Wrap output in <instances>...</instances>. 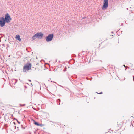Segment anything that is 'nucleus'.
<instances>
[{"label":"nucleus","mask_w":134,"mask_h":134,"mask_svg":"<svg viewBox=\"0 0 134 134\" xmlns=\"http://www.w3.org/2000/svg\"><path fill=\"white\" fill-rule=\"evenodd\" d=\"M31 64L30 63L26 64L23 67V71L24 72L28 71L29 70L31 69Z\"/></svg>","instance_id":"1"},{"label":"nucleus","mask_w":134,"mask_h":134,"mask_svg":"<svg viewBox=\"0 0 134 134\" xmlns=\"http://www.w3.org/2000/svg\"><path fill=\"white\" fill-rule=\"evenodd\" d=\"M54 37L53 34H49L47 36L46 38V40L47 42H49L51 41L53 39Z\"/></svg>","instance_id":"2"},{"label":"nucleus","mask_w":134,"mask_h":134,"mask_svg":"<svg viewBox=\"0 0 134 134\" xmlns=\"http://www.w3.org/2000/svg\"><path fill=\"white\" fill-rule=\"evenodd\" d=\"M5 24V20L4 17L0 18V26L3 27Z\"/></svg>","instance_id":"3"},{"label":"nucleus","mask_w":134,"mask_h":134,"mask_svg":"<svg viewBox=\"0 0 134 134\" xmlns=\"http://www.w3.org/2000/svg\"><path fill=\"white\" fill-rule=\"evenodd\" d=\"M108 7V0H104L103 5L102 6V9H106Z\"/></svg>","instance_id":"4"},{"label":"nucleus","mask_w":134,"mask_h":134,"mask_svg":"<svg viewBox=\"0 0 134 134\" xmlns=\"http://www.w3.org/2000/svg\"><path fill=\"white\" fill-rule=\"evenodd\" d=\"M43 34L42 32H38L36 34L35 36H36L37 38H41L43 37Z\"/></svg>","instance_id":"5"},{"label":"nucleus","mask_w":134,"mask_h":134,"mask_svg":"<svg viewBox=\"0 0 134 134\" xmlns=\"http://www.w3.org/2000/svg\"><path fill=\"white\" fill-rule=\"evenodd\" d=\"M4 19L5 20V22H6L7 23L10 22L12 19L11 17H5Z\"/></svg>","instance_id":"6"},{"label":"nucleus","mask_w":134,"mask_h":134,"mask_svg":"<svg viewBox=\"0 0 134 134\" xmlns=\"http://www.w3.org/2000/svg\"><path fill=\"white\" fill-rule=\"evenodd\" d=\"M16 38L19 41H21V39L20 38V36L19 35H17L16 36Z\"/></svg>","instance_id":"7"},{"label":"nucleus","mask_w":134,"mask_h":134,"mask_svg":"<svg viewBox=\"0 0 134 134\" xmlns=\"http://www.w3.org/2000/svg\"><path fill=\"white\" fill-rule=\"evenodd\" d=\"M36 34H35L34 36L32 37V40H35L36 38H37V37L36 36H35Z\"/></svg>","instance_id":"8"},{"label":"nucleus","mask_w":134,"mask_h":134,"mask_svg":"<svg viewBox=\"0 0 134 134\" xmlns=\"http://www.w3.org/2000/svg\"><path fill=\"white\" fill-rule=\"evenodd\" d=\"M34 124L35 125H36L37 126H40L41 125L40 124L35 121L34 122Z\"/></svg>","instance_id":"9"},{"label":"nucleus","mask_w":134,"mask_h":134,"mask_svg":"<svg viewBox=\"0 0 134 134\" xmlns=\"http://www.w3.org/2000/svg\"><path fill=\"white\" fill-rule=\"evenodd\" d=\"M5 17H10L8 13H7Z\"/></svg>","instance_id":"10"},{"label":"nucleus","mask_w":134,"mask_h":134,"mask_svg":"<svg viewBox=\"0 0 134 134\" xmlns=\"http://www.w3.org/2000/svg\"><path fill=\"white\" fill-rule=\"evenodd\" d=\"M13 81H15V82L14 83L15 84L17 82V79H13Z\"/></svg>","instance_id":"11"},{"label":"nucleus","mask_w":134,"mask_h":134,"mask_svg":"<svg viewBox=\"0 0 134 134\" xmlns=\"http://www.w3.org/2000/svg\"><path fill=\"white\" fill-rule=\"evenodd\" d=\"M20 105H21V106H24L25 105V104H20Z\"/></svg>","instance_id":"12"},{"label":"nucleus","mask_w":134,"mask_h":134,"mask_svg":"<svg viewBox=\"0 0 134 134\" xmlns=\"http://www.w3.org/2000/svg\"><path fill=\"white\" fill-rule=\"evenodd\" d=\"M96 93H98V94H102V92H100V93H97V92H96Z\"/></svg>","instance_id":"13"},{"label":"nucleus","mask_w":134,"mask_h":134,"mask_svg":"<svg viewBox=\"0 0 134 134\" xmlns=\"http://www.w3.org/2000/svg\"><path fill=\"white\" fill-rule=\"evenodd\" d=\"M132 126H134V121L133 122V124H132Z\"/></svg>","instance_id":"14"},{"label":"nucleus","mask_w":134,"mask_h":134,"mask_svg":"<svg viewBox=\"0 0 134 134\" xmlns=\"http://www.w3.org/2000/svg\"><path fill=\"white\" fill-rule=\"evenodd\" d=\"M16 120H17V119H16ZM17 120V121L18 122L19 124H20V122H19V121H18V120Z\"/></svg>","instance_id":"15"},{"label":"nucleus","mask_w":134,"mask_h":134,"mask_svg":"<svg viewBox=\"0 0 134 134\" xmlns=\"http://www.w3.org/2000/svg\"><path fill=\"white\" fill-rule=\"evenodd\" d=\"M132 76L133 77V81H134V76Z\"/></svg>","instance_id":"16"},{"label":"nucleus","mask_w":134,"mask_h":134,"mask_svg":"<svg viewBox=\"0 0 134 134\" xmlns=\"http://www.w3.org/2000/svg\"><path fill=\"white\" fill-rule=\"evenodd\" d=\"M30 82H31V80H29H29H28Z\"/></svg>","instance_id":"17"},{"label":"nucleus","mask_w":134,"mask_h":134,"mask_svg":"<svg viewBox=\"0 0 134 134\" xmlns=\"http://www.w3.org/2000/svg\"><path fill=\"white\" fill-rule=\"evenodd\" d=\"M58 100L59 101H60V99H58Z\"/></svg>","instance_id":"18"},{"label":"nucleus","mask_w":134,"mask_h":134,"mask_svg":"<svg viewBox=\"0 0 134 134\" xmlns=\"http://www.w3.org/2000/svg\"><path fill=\"white\" fill-rule=\"evenodd\" d=\"M15 129H16V126H15Z\"/></svg>","instance_id":"19"},{"label":"nucleus","mask_w":134,"mask_h":134,"mask_svg":"<svg viewBox=\"0 0 134 134\" xmlns=\"http://www.w3.org/2000/svg\"><path fill=\"white\" fill-rule=\"evenodd\" d=\"M123 66L125 67V65H123Z\"/></svg>","instance_id":"20"},{"label":"nucleus","mask_w":134,"mask_h":134,"mask_svg":"<svg viewBox=\"0 0 134 134\" xmlns=\"http://www.w3.org/2000/svg\"><path fill=\"white\" fill-rule=\"evenodd\" d=\"M84 18L85 17H83V19H84Z\"/></svg>","instance_id":"21"},{"label":"nucleus","mask_w":134,"mask_h":134,"mask_svg":"<svg viewBox=\"0 0 134 134\" xmlns=\"http://www.w3.org/2000/svg\"><path fill=\"white\" fill-rule=\"evenodd\" d=\"M125 70H126V69H125Z\"/></svg>","instance_id":"22"}]
</instances>
